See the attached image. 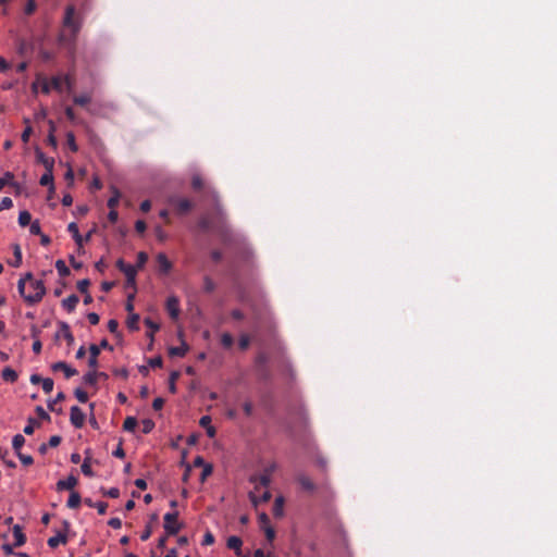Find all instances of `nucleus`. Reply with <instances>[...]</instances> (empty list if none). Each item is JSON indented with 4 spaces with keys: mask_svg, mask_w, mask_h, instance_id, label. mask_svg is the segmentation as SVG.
Wrapping results in <instances>:
<instances>
[{
    "mask_svg": "<svg viewBox=\"0 0 557 557\" xmlns=\"http://www.w3.org/2000/svg\"><path fill=\"white\" fill-rule=\"evenodd\" d=\"M29 288L32 289V293L22 295L26 302L34 305L39 302L44 295L46 294V287L44 285V282L41 280L32 281L29 283Z\"/></svg>",
    "mask_w": 557,
    "mask_h": 557,
    "instance_id": "obj_1",
    "label": "nucleus"
},
{
    "mask_svg": "<svg viewBox=\"0 0 557 557\" xmlns=\"http://www.w3.org/2000/svg\"><path fill=\"white\" fill-rule=\"evenodd\" d=\"M169 205L181 215L188 213L194 208V203L190 199L181 196H171L169 198Z\"/></svg>",
    "mask_w": 557,
    "mask_h": 557,
    "instance_id": "obj_2",
    "label": "nucleus"
},
{
    "mask_svg": "<svg viewBox=\"0 0 557 557\" xmlns=\"http://www.w3.org/2000/svg\"><path fill=\"white\" fill-rule=\"evenodd\" d=\"M63 26L67 27L72 32V36L76 37L81 29V23L75 17V8L74 5H67L65 9L64 20H63Z\"/></svg>",
    "mask_w": 557,
    "mask_h": 557,
    "instance_id": "obj_3",
    "label": "nucleus"
},
{
    "mask_svg": "<svg viewBox=\"0 0 557 557\" xmlns=\"http://www.w3.org/2000/svg\"><path fill=\"white\" fill-rule=\"evenodd\" d=\"M178 512H166L163 517V528L168 535H176L181 530V524L177 522Z\"/></svg>",
    "mask_w": 557,
    "mask_h": 557,
    "instance_id": "obj_4",
    "label": "nucleus"
},
{
    "mask_svg": "<svg viewBox=\"0 0 557 557\" xmlns=\"http://www.w3.org/2000/svg\"><path fill=\"white\" fill-rule=\"evenodd\" d=\"M116 268L124 273L128 286H135L137 270L135 265L125 263L123 259L116 261Z\"/></svg>",
    "mask_w": 557,
    "mask_h": 557,
    "instance_id": "obj_5",
    "label": "nucleus"
},
{
    "mask_svg": "<svg viewBox=\"0 0 557 557\" xmlns=\"http://www.w3.org/2000/svg\"><path fill=\"white\" fill-rule=\"evenodd\" d=\"M70 420L74 428L81 429L85 423V413L78 406H73L70 412Z\"/></svg>",
    "mask_w": 557,
    "mask_h": 557,
    "instance_id": "obj_6",
    "label": "nucleus"
},
{
    "mask_svg": "<svg viewBox=\"0 0 557 557\" xmlns=\"http://www.w3.org/2000/svg\"><path fill=\"white\" fill-rule=\"evenodd\" d=\"M166 311L172 320H177L180 315V300L175 296H170L166 299Z\"/></svg>",
    "mask_w": 557,
    "mask_h": 557,
    "instance_id": "obj_7",
    "label": "nucleus"
},
{
    "mask_svg": "<svg viewBox=\"0 0 557 557\" xmlns=\"http://www.w3.org/2000/svg\"><path fill=\"white\" fill-rule=\"evenodd\" d=\"M51 370L53 372H58V371H62L64 373V376L66 379H70L74 375L77 374V370L72 368L71 366H69L66 362L64 361H58V362H54L52 366H51Z\"/></svg>",
    "mask_w": 557,
    "mask_h": 557,
    "instance_id": "obj_8",
    "label": "nucleus"
},
{
    "mask_svg": "<svg viewBox=\"0 0 557 557\" xmlns=\"http://www.w3.org/2000/svg\"><path fill=\"white\" fill-rule=\"evenodd\" d=\"M78 480L74 475H69L65 480H59L55 484V490L58 492L61 491H73V488L77 485Z\"/></svg>",
    "mask_w": 557,
    "mask_h": 557,
    "instance_id": "obj_9",
    "label": "nucleus"
},
{
    "mask_svg": "<svg viewBox=\"0 0 557 557\" xmlns=\"http://www.w3.org/2000/svg\"><path fill=\"white\" fill-rule=\"evenodd\" d=\"M249 481L253 484H256V490L259 488V486L269 487L271 484V476L269 473H261L259 475L255 474L251 475Z\"/></svg>",
    "mask_w": 557,
    "mask_h": 557,
    "instance_id": "obj_10",
    "label": "nucleus"
},
{
    "mask_svg": "<svg viewBox=\"0 0 557 557\" xmlns=\"http://www.w3.org/2000/svg\"><path fill=\"white\" fill-rule=\"evenodd\" d=\"M36 159L39 163H41L46 171H53L54 159L47 157L42 151L36 150Z\"/></svg>",
    "mask_w": 557,
    "mask_h": 557,
    "instance_id": "obj_11",
    "label": "nucleus"
},
{
    "mask_svg": "<svg viewBox=\"0 0 557 557\" xmlns=\"http://www.w3.org/2000/svg\"><path fill=\"white\" fill-rule=\"evenodd\" d=\"M59 332L57 333V336H63L64 339L67 342V345H72L74 343V336L71 332L70 325L65 322L59 323Z\"/></svg>",
    "mask_w": 557,
    "mask_h": 557,
    "instance_id": "obj_12",
    "label": "nucleus"
},
{
    "mask_svg": "<svg viewBox=\"0 0 557 557\" xmlns=\"http://www.w3.org/2000/svg\"><path fill=\"white\" fill-rule=\"evenodd\" d=\"M99 355H100V347L97 346L96 344H91L89 346V358H88V367L90 369H97Z\"/></svg>",
    "mask_w": 557,
    "mask_h": 557,
    "instance_id": "obj_13",
    "label": "nucleus"
},
{
    "mask_svg": "<svg viewBox=\"0 0 557 557\" xmlns=\"http://www.w3.org/2000/svg\"><path fill=\"white\" fill-rule=\"evenodd\" d=\"M157 262H158V265H159V271L166 274L171 271L172 269V263L171 261L168 259V257L165 256V253L163 252H160L158 253L157 256Z\"/></svg>",
    "mask_w": 557,
    "mask_h": 557,
    "instance_id": "obj_14",
    "label": "nucleus"
},
{
    "mask_svg": "<svg viewBox=\"0 0 557 557\" xmlns=\"http://www.w3.org/2000/svg\"><path fill=\"white\" fill-rule=\"evenodd\" d=\"M242 545H243V541L238 536L233 535L227 539V542H226L227 548L233 549L237 556L242 555Z\"/></svg>",
    "mask_w": 557,
    "mask_h": 557,
    "instance_id": "obj_15",
    "label": "nucleus"
},
{
    "mask_svg": "<svg viewBox=\"0 0 557 557\" xmlns=\"http://www.w3.org/2000/svg\"><path fill=\"white\" fill-rule=\"evenodd\" d=\"M297 482L299 483V485L301 486L302 490L305 491H308V492H312L315 490V484L313 483V481L306 474H299L297 476Z\"/></svg>",
    "mask_w": 557,
    "mask_h": 557,
    "instance_id": "obj_16",
    "label": "nucleus"
},
{
    "mask_svg": "<svg viewBox=\"0 0 557 557\" xmlns=\"http://www.w3.org/2000/svg\"><path fill=\"white\" fill-rule=\"evenodd\" d=\"M13 536H14V546L21 547L26 543V535L22 531V527L18 524H15L13 527Z\"/></svg>",
    "mask_w": 557,
    "mask_h": 557,
    "instance_id": "obj_17",
    "label": "nucleus"
},
{
    "mask_svg": "<svg viewBox=\"0 0 557 557\" xmlns=\"http://www.w3.org/2000/svg\"><path fill=\"white\" fill-rule=\"evenodd\" d=\"M67 231L69 233L72 234L76 245L78 246V248H82L83 247V243H84V238L83 236L79 234V231H78V226L75 222H71L69 225H67Z\"/></svg>",
    "mask_w": 557,
    "mask_h": 557,
    "instance_id": "obj_18",
    "label": "nucleus"
},
{
    "mask_svg": "<svg viewBox=\"0 0 557 557\" xmlns=\"http://www.w3.org/2000/svg\"><path fill=\"white\" fill-rule=\"evenodd\" d=\"M78 301H79L78 296L75 295V294H72V295H70L69 297H66L65 299L62 300V307L66 311L72 312V311L75 310Z\"/></svg>",
    "mask_w": 557,
    "mask_h": 557,
    "instance_id": "obj_19",
    "label": "nucleus"
},
{
    "mask_svg": "<svg viewBox=\"0 0 557 557\" xmlns=\"http://www.w3.org/2000/svg\"><path fill=\"white\" fill-rule=\"evenodd\" d=\"M13 257L12 261H8V263L13 268H18L22 264V250L18 244L13 245Z\"/></svg>",
    "mask_w": 557,
    "mask_h": 557,
    "instance_id": "obj_20",
    "label": "nucleus"
},
{
    "mask_svg": "<svg viewBox=\"0 0 557 557\" xmlns=\"http://www.w3.org/2000/svg\"><path fill=\"white\" fill-rule=\"evenodd\" d=\"M5 185H11L20 188L18 184L14 182V174L12 172H5L3 177H0V191L4 188Z\"/></svg>",
    "mask_w": 557,
    "mask_h": 557,
    "instance_id": "obj_21",
    "label": "nucleus"
},
{
    "mask_svg": "<svg viewBox=\"0 0 557 557\" xmlns=\"http://www.w3.org/2000/svg\"><path fill=\"white\" fill-rule=\"evenodd\" d=\"M66 542H67L66 534L59 532L55 536H51L48 540V545L51 548H55L60 544H65Z\"/></svg>",
    "mask_w": 557,
    "mask_h": 557,
    "instance_id": "obj_22",
    "label": "nucleus"
},
{
    "mask_svg": "<svg viewBox=\"0 0 557 557\" xmlns=\"http://www.w3.org/2000/svg\"><path fill=\"white\" fill-rule=\"evenodd\" d=\"M82 503V497L78 492L72 491L67 499L66 506L71 509H76Z\"/></svg>",
    "mask_w": 557,
    "mask_h": 557,
    "instance_id": "obj_23",
    "label": "nucleus"
},
{
    "mask_svg": "<svg viewBox=\"0 0 557 557\" xmlns=\"http://www.w3.org/2000/svg\"><path fill=\"white\" fill-rule=\"evenodd\" d=\"M40 185L41 186H49L50 187V190H54V185H53V171H46L41 177H40V181H39Z\"/></svg>",
    "mask_w": 557,
    "mask_h": 557,
    "instance_id": "obj_24",
    "label": "nucleus"
},
{
    "mask_svg": "<svg viewBox=\"0 0 557 557\" xmlns=\"http://www.w3.org/2000/svg\"><path fill=\"white\" fill-rule=\"evenodd\" d=\"M188 349V345L183 342L181 346L171 347L169 349V354L170 356L184 357L187 354Z\"/></svg>",
    "mask_w": 557,
    "mask_h": 557,
    "instance_id": "obj_25",
    "label": "nucleus"
},
{
    "mask_svg": "<svg viewBox=\"0 0 557 557\" xmlns=\"http://www.w3.org/2000/svg\"><path fill=\"white\" fill-rule=\"evenodd\" d=\"M17 373L15 370H13L12 368H4L2 370V379L5 381V382H9V383H14L16 380H17Z\"/></svg>",
    "mask_w": 557,
    "mask_h": 557,
    "instance_id": "obj_26",
    "label": "nucleus"
},
{
    "mask_svg": "<svg viewBox=\"0 0 557 557\" xmlns=\"http://www.w3.org/2000/svg\"><path fill=\"white\" fill-rule=\"evenodd\" d=\"M198 226L203 232H209L213 230V223L208 215H203L199 219Z\"/></svg>",
    "mask_w": 557,
    "mask_h": 557,
    "instance_id": "obj_27",
    "label": "nucleus"
},
{
    "mask_svg": "<svg viewBox=\"0 0 557 557\" xmlns=\"http://www.w3.org/2000/svg\"><path fill=\"white\" fill-rule=\"evenodd\" d=\"M83 381L85 384L96 385L98 382V371H96V369H91L83 376Z\"/></svg>",
    "mask_w": 557,
    "mask_h": 557,
    "instance_id": "obj_28",
    "label": "nucleus"
},
{
    "mask_svg": "<svg viewBox=\"0 0 557 557\" xmlns=\"http://www.w3.org/2000/svg\"><path fill=\"white\" fill-rule=\"evenodd\" d=\"M283 507H284V498L282 496L276 497L274 505H273L274 517L280 518L283 516Z\"/></svg>",
    "mask_w": 557,
    "mask_h": 557,
    "instance_id": "obj_29",
    "label": "nucleus"
},
{
    "mask_svg": "<svg viewBox=\"0 0 557 557\" xmlns=\"http://www.w3.org/2000/svg\"><path fill=\"white\" fill-rule=\"evenodd\" d=\"M25 444V437L22 434H16L13 436L12 440V447L15 451V454L21 451V448Z\"/></svg>",
    "mask_w": 557,
    "mask_h": 557,
    "instance_id": "obj_30",
    "label": "nucleus"
},
{
    "mask_svg": "<svg viewBox=\"0 0 557 557\" xmlns=\"http://www.w3.org/2000/svg\"><path fill=\"white\" fill-rule=\"evenodd\" d=\"M91 101L90 95H77L73 97V102L81 107H86Z\"/></svg>",
    "mask_w": 557,
    "mask_h": 557,
    "instance_id": "obj_31",
    "label": "nucleus"
},
{
    "mask_svg": "<svg viewBox=\"0 0 557 557\" xmlns=\"http://www.w3.org/2000/svg\"><path fill=\"white\" fill-rule=\"evenodd\" d=\"M32 223V215L28 211L24 210L21 211L18 214V224L22 227H25Z\"/></svg>",
    "mask_w": 557,
    "mask_h": 557,
    "instance_id": "obj_32",
    "label": "nucleus"
},
{
    "mask_svg": "<svg viewBox=\"0 0 557 557\" xmlns=\"http://www.w3.org/2000/svg\"><path fill=\"white\" fill-rule=\"evenodd\" d=\"M51 89H54L59 92L63 90V76L57 75L53 76L50 81Z\"/></svg>",
    "mask_w": 557,
    "mask_h": 557,
    "instance_id": "obj_33",
    "label": "nucleus"
},
{
    "mask_svg": "<svg viewBox=\"0 0 557 557\" xmlns=\"http://www.w3.org/2000/svg\"><path fill=\"white\" fill-rule=\"evenodd\" d=\"M136 426H137V420L135 417H127L124 420V423H123L124 431L134 432Z\"/></svg>",
    "mask_w": 557,
    "mask_h": 557,
    "instance_id": "obj_34",
    "label": "nucleus"
},
{
    "mask_svg": "<svg viewBox=\"0 0 557 557\" xmlns=\"http://www.w3.org/2000/svg\"><path fill=\"white\" fill-rule=\"evenodd\" d=\"M55 269L60 276L64 277V276L70 275V269L67 268V265L65 264V262L63 260H58L55 262Z\"/></svg>",
    "mask_w": 557,
    "mask_h": 557,
    "instance_id": "obj_35",
    "label": "nucleus"
},
{
    "mask_svg": "<svg viewBox=\"0 0 557 557\" xmlns=\"http://www.w3.org/2000/svg\"><path fill=\"white\" fill-rule=\"evenodd\" d=\"M32 282V281H35L33 278V274L32 273H27L23 278H21L17 283V288H18V292L21 295H24V292H25V284L26 282Z\"/></svg>",
    "mask_w": 557,
    "mask_h": 557,
    "instance_id": "obj_36",
    "label": "nucleus"
},
{
    "mask_svg": "<svg viewBox=\"0 0 557 557\" xmlns=\"http://www.w3.org/2000/svg\"><path fill=\"white\" fill-rule=\"evenodd\" d=\"M180 376V373L177 371H173L171 374H170V377H169V391L172 393V394H175L176 393V380L178 379Z\"/></svg>",
    "mask_w": 557,
    "mask_h": 557,
    "instance_id": "obj_37",
    "label": "nucleus"
},
{
    "mask_svg": "<svg viewBox=\"0 0 557 557\" xmlns=\"http://www.w3.org/2000/svg\"><path fill=\"white\" fill-rule=\"evenodd\" d=\"M139 315L136 313L129 314L127 318V326L129 330H138Z\"/></svg>",
    "mask_w": 557,
    "mask_h": 557,
    "instance_id": "obj_38",
    "label": "nucleus"
},
{
    "mask_svg": "<svg viewBox=\"0 0 557 557\" xmlns=\"http://www.w3.org/2000/svg\"><path fill=\"white\" fill-rule=\"evenodd\" d=\"M54 131H55L54 124L51 122L50 123V132H49L47 141H48V145H50L53 148H57L58 140H57L55 136H54Z\"/></svg>",
    "mask_w": 557,
    "mask_h": 557,
    "instance_id": "obj_39",
    "label": "nucleus"
},
{
    "mask_svg": "<svg viewBox=\"0 0 557 557\" xmlns=\"http://www.w3.org/2000/svg\"><path fill=\"white\" fill-rule=\"evenodd\" d=\"M221 344L224 348H231L234 344L233 336L230 333H223L221 336Z\"/></svg>",
    "mask_w": 557,
    "mask_h": 557,
    "instance_id": "obj_40",
    "label": "nucleus"
},
{
    "mask_svg": "<svg viewBox=\"0 0 557 557\" xmlns=\"http://www.w3.org/2000/svg\"><path fill=\"white\" fill-rule=\"evenodd\" d=\"M215 289V283L212 281L210 276L203 277V290L208 294L212 293Z\"/></svg>",
    "mask_w": 557,
    "mask_h": 557,
    "instance_id": "obj_41",
    "label": "nucleus"
},
{
    "mask_svg": "<svg viewBox=\"0 0 557 557\" xmlns=\"http://www.w3.org/2000/svg\"><path fill=\"white\" fill-rule=\"evenodd\" d=\"M205 183L200 175H194L191 178V187L193 189L199 191L203 188Z\"/></svg>",
    "mask_w": 557,
    "mask_h": 557,
    "instance_id": "obj_42",
    "label": "nucleus"
},
{
    "mask_svg": "<svg viewBox=\"0 0 557 557\" xmlns=\"http://www.w3.org/2000/svg\"><path fill=\"white\" fill-rule=\"evenodd\" d=\"M42 389L46 394H50L53 391V380L50 377L42 379L41 381Z\"/></svg>",
    "mask_w": 557,
    "mask_h": 557,
    "instance_id": "obj_43",
    "label": "nucleus"
},
{
    "mask_svg": "<svg viewBox=\"0 0 557 557\" xmlns=\"http://www.w3.org/2000/svg\"><path fill=\"white\" fill-rule=\"evenodd\" d=\"M66 141H67L69 148L73 152H76L78 150V147H77L76 141H75V136H74V134L72 132H69L66 134Z\"/></svg>",
    "mask_w": 557,
    "mask_h": 557,
    "instance_id": "obj_44",
    "label": "nucleus"
},
{
    "mask_svg": "<svg viewBox=\"0 0 557 557\" xmlns=\"http://www.w3.org/2000/svg\"><path fill=\"white\" fill-rule=\"evenodd\" d=\"M89 458L86 457L84 462L82 463V472L86 475V476H94V472L91 470V467H90V463H89Z\"/></svg>",
    "mask_w": 557,
    "mask_h": 557,
    "instance_id": "obj_45",
    "label": "nucleus"
},
{
    "mask_svg": "<svg viewBox=\"0 0 557 557\" xmlns=\"http://www.w3.org/2000/svg\"><path fill=\"white\" fill-rule=\"evenodd\" d=\"M37 424L38 423H37V421L34 418H29L28 421H27V424L24 428V433L26 435H32L34 433L35 425H37Z\"/></svg>",
    "mask_w": 557,
    "mask_h": 557,
    "instance_id": "obj_46",
    "label": "nucleus"
},
{
    "mask_svg": "<svg viewBox=\"0 0 557 557\" xmlns=\"http://www.w3.org/2000/svg\"><path fill=\"white\" fill-rule=\"evenodd\" d=\"M103 496H108L110 498H117L120 496V490L117 487H111L109 490H101Z\"/></svg>",
    "mask_w": 557,
    "mask_h": 557,
    "instance_id": "obj_47",
    "label": "nucleus"
},
{
    "mask_svg": "<svg viewBox=\"0 0 557 557\" xmlns=\"http://www.w3.org/2000/svg\"><path fill=\"white\" fill-rule=\"evenodd\" d=\"M74 395L79 403L84 404L88 400V394L79 387L74 391Z\"/></svg>",
    "mask_w": 557,
    "mask_h": 557,
    "instance_id": "obj_48",
    "label": "nucleus"
},
{
    "mask_svg": "<svg viewBox=\"0 0 557 557\" xmlns=\"http://www.w3.org/2000/svg\"><path fill=\"white\" fill-rule=\"evenodd\" d=\"M141 424H143L141 431L144 434L150 433L154 428V422L150 419H145Z\"/></svg>",
    "mask_w": 557,
    "mask_h": 557,
    "instance_id": "obj_49",
    "label": "nucleus"
},
{
    "mask_svg": "<svg viewBox=\"0 0 557 557\" xmlns=\"http://www.w3.org/2000/svg\"><path fill=\"white\" fill-rule=\"evenodd\" d=\"M89 285H90V281L88 278L81 280L77 282V289L82 294H86V293H88Z\"/></svg>",
    "mask_w": 557,
    "mask_h": 557,
    "instance_id": "obj_50",
    "label": "nucleus"
},
{
    "mask_svg": "<svg viewBox=\"0 0 557 557\" xmlns=\"http://www.w3.org/2000/svg\"><path fill=\"white\" fill-rule=\"evenodd\" d=\"M147 260H148V255L146 252H144V251L138 252L137 264L135 267L136 270L141 269L146 264Z\"/></svg>",
    "mask_w": 557,
    "mask_h": 557,
    "instance_id": "obj_51",
    "label": "nucleus"
},
{
    "mask_svg": "<svg viewBox=\"0 0 557 557\" xmlns=\"http://www.w3.org/2000/svg\"><path fill=\"white\" fill-rule=\"evenodd\" d=\"M64 399H65V394L63 392L58 393L55 398L52 401L48 403V408L51 411H54V405L58 404V403L63 401Z\"/></svg>",
    "mask_w": 557,
    "mask_h": 557,
    "instance_id": "obj_52",
    "label": "nucleus"
},
{
    "mask_svg": "<svg viewBox=\"0 0 557 557\" xmlns=\"http://www.w3.org/2000/svg\"><path fill=\"white\" fill-rule=\"evenodd\" d=\"M258 521H259V524L261 527V529L263 530L265 527H271L270 525V518L269 516L265 513V512H261L259 516H258Z\"/></svg>",
    "mask_w": 557,
    "mask_h": 557,
    "instance_id": "obj_53",
    "label": "nucleus"
},
{
    "mask_svg": "<svg viewBox=\"0 0 557 557\" xmlns=\"http://www.w3.org/2000/svg\"><path fill=\"white\" fill-rule=\"evenodd\" d=\"M16 456L18 457V459L21 460V462L24 465V466H30L33 465L34 462V459L32 456L29 455H24L22 454L21 451L16 454Z\"/></svg>",
    "mask_w": 557,
    "mask_h": 557,
    "instance_id": "obj_54",
    "label": "nucleus"
},
{
    "mask_svg": "<svg viewBox=\"0 0 557 557\" xmlns=\"http://www.w3.org/2000/svg\"><path fill=\"white\" fill-rule=\"evenodd\" d=\"M119 200H120V194L117 190H115L114 195L109 198L107 205L110 209H115V207L119 205Z\"/></svg>",
    "mask_w": 557,
    "mask_h": 557,
    "instance_id": "obj_55",
    "label": "nucleus"
},
{
    "mask_svg": "<svg viewBox=\"0 0 557 557\" xmlns=\"http://www.w3.org/2000/svg\"><path fill=\"white\" fill-rule=\"evenodd\" d=\"M145 324L151 330V333L148 334V336L151 338V341L153 339V332H157L159 330V324L154 323L153 321H151L150 319H146L145 320Z\"/></svg>",
    "mask_w": 557,
    "mask_h": 557,
    "instance_id": "obj_56",
    "label": "nucleus"
},
{
    "mask_svg": "<svg viewBox=\"0 0 557 557\" xmlns=\"http://www.w3.org/2000/svg\"><path fill=\"white\" fill-rule=\"evenodd\" d=\"M13 207V201L10 197H3L0 202V211L11 209Z\"/></svg>",
    "mask_w": 557,
    "mask_h": 557,
    "instance_id": "obj_57",
    "label": "nucleus"
},
{
    "mask_svg": "<svg viewBox=\"0 0 557 557\" xmlns=\"http://www.w3.org/2000/svg\"><path fill=\"white\" fill-rule=\"evenodd\" d=\"M64 113H65L67 120L71 121L72 123H79L77 121V117H76V114H75L73 108L66 107L64 110Z\"/></svg>",
    "mask_w": 557,
    "mask_h": 557,
    "instance_id": "obj_58",
    "label": "nucleus"
},
{
    "mask_svg": "<svg viewBox=\"0 0 557 557\" xmlns=\"http://www.w3.org/2000/svg\"><path fill=\"white\" fill-rule=\"evenodd\" d=\"M250 345V338L248 335H242L238 342V346L242 350H246Z\"/></svg>",
    "mask_w": 557,
    "mask_h": 557,
    "instance_id": "obj_59",
    "label": "nucleus"
},
{
    "mask_svg": "<svg viewBox=\"0 0 557 557\" xmlns=\"http://www.w3.org/2000/svg\"><path fill=\"white\" fill-rule=\"evenodd\" d=\"M29 225H30L29 226L30 234H33V235H40V234H42L39 221L36 220V221L32 222Z\"/></svg>",
    "mask_w": 557,
    "mask_h": 557,
    "instance_id": "obj_60",
    "label": "nucleus"
},
{
    "mask_svg": "<svg viewBox=\"0 0 557 557\" xmlns=\"http://www.w3.org/2000/svg\"><path fill=\"white\" fill-rule=\"evenodd\" d=\"M268 542L272 543L275 539V531L272 527H265L263 529Z\"/></svg>",
    "mask_w": 557,
    "mask_h": 557,
    "instance_id": "obj_61",
    "label": "nucleus"
},
{
    "mask_svg": "<svg viewBox=\"0 0 557 557\" xmlns=\"http://www.w3.org/2000/svg\"><path fill=\"white\" fill-rule=\"evenodd\" d=\"M243 410H244V413L247 417L252 416V412H253V405H252V403L249 401V400L245 401L244 405H243Z\"/></svg>",
    "mask_w": 557,
    "mask_h": 557,
    "instance_id": "obj_62",
    "label": "nucleus"
},
{
    "mask_svg": "<svg viewBox=\"0 0 557 557\" xmlns=\"http://www.w3.org/2000/svg\"><path fill=\"white\" fill-rule=\"evenodd\" d=\"M154 233H156V237L160 242H164L168 238L166 233L163 231V228L161 226H157L154 230Z\"/></svg>",
    "mask_w": 557,
    "mask_h": 557,
    "instance_id": "obj_63",
    "label": "nucleus"
},
{
    "mask_svg": "<svg viewBox=\"0 0 557 557\" xmlns=\"http://www.w3.org/2000/svg\"><path fill=\"white\" fill-rule=\"evenodd\" d=\"M36 10V2L35 0H28L26 5H25V14L27 15H30L35 12Z\"/></svg>",
    "mask_w": 557,
    "mask_h": 557,
    "instance_id": "obj_64",
    "label": "nucleus"
}]
</instances>
